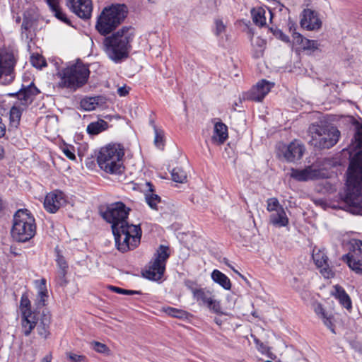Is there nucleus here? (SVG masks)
I'll list each match as a JSON object with an SVG mask.
<instances>
[{
  "label": "nucleus",
  "mask_w": 362,
  "mask_h": 362,
  "mask_svg": "<svg viewBox=\"0 0 362 362\" xmlns=\"http://www.w3.org/2000/svg\"><path fill=\"white\" fill-rule=\"evenodd\" d=\"M129 210L123 203L116 202L103 214V218L112 224L116 246L122 252L137 247L141 237L140 227L127 222Z\"/></svg>",
  "instance_id": "nucleus-1"
},
{
  "label": "nucleus",
  "mask_w": 362,
  "mask_h": 362,
  "mask_svg": "<svg viewBox=\"0 0 362 362\" xmlns=\"http://www.w3.org/2000/svg\"><path fill=\"white\" fill-rule=\"evenodd\" d=\"M356 146L362 148V126L354 136ZM345 201L353 214H362V149L351 160L348 169Z\"/></svg>",
  "instance_id": "nucleus-2"
},
{
  "label": "nucleus",
  "mask_w": 362,
  "mask_h": 362,
  "mask_svg": "<svg viewBox=\"0 0 362 362\" xmlns=\"http://www.w3.org/2000/svg\"><path fill=\"white\" fill-rule=\"evenodd\" d=\"M134 37V33L132 28H122L105 37L104 46L108 57L115 63L127 58Z\"/></svg>",
  "instance_id": "nucleus-3"
},
{
  "label": "nucleus",
  "mask_w": 362,
  "mask_h": 362,
  "mask_svg": "<svg viewBox=\"0 0 362 362\" xmlns=\"http://www.w3.org/2000/svg\"><path fill=\"white\" fill-rule=\"evenodd\" d=\"M124 150L120 144H110L100 148L97 156V162L104 172L119 175L124 170Z\"/></svg>",
  "instance_id": "nucleus-4"
},
{
  "label": "nucleus",
  "mask_w": 362,
  "mask_h": 362,
  "mask_svg": "<svg viewBox=\"0 0 362 362\" xmlns=\"http://www.w3.org/2000/svg\"><path fill=\"white\" fill-rule=\"evenodd\" d=\"M89 75L88 67L81 62H76L67 66L57 73L59 78L57 86L76 91L88 82Z\"/></svg>",
  "instance_id": "nucleus-5"
},
{
  "label": "nucleus",
  "mask_w": 362,
  "mask_h": 362,
  "mask_svg": "<svg viewBox=\"0 0 362 362\" xmlns=\"http://www.w3.org/2000/svg\"><path fill=\"white\" fill-rule=\"evenodd\" d=\"M36 233L34 216L28 209L18 210L13 218L11 235L18 242L25 243L33 238Z\"/></svg>",
  "instance_id": "nucleus-6"
},
{
  "label": "nucleus",
  "mask_w": 362,
  "mask_h": 362,
  "mask_svg": "<svg viewBox=\"0 0 362 362\" xmlns=\"http://www.w3.org/2000/svg\"><path fill=\"white\" fill-rule=\"evenodd\" d=\"M127 7L124 4L105 8L98 17L95 28L103 35L110 33L125 18Z\"/></svg>",
  "instance_id": "nucleus-7"
},
{
  "label": "nucleus",
  "mask_w": 362,
  "mask_h": 362,
  "mask_svg": "<svg viewBox=\"0 0 362 362\" xmlns=\"http://www.w3.org/2000/svg\"><path fill=\"white\" fill-rule=\"evenodd\" d=\"M310 144L319 148H329L339 140L340 132L334 127L312 124L309 127Z\"/></svg>",
  "instance_id": "nucleus-8"
},
{
  "label": "nucleus",
  "mask_w": 362,
  "mask_h": 362,
  "mask_svg": "<svg viewBox=\"0 0 362 362\" xmlns=\"http://www.w3.org/2000/svg\"><path fill=\"white\" fill-rule=\"evenodd\" d=\"M19 310L21 315L22 332L24 335L29 336L37 326V317L36 313L31 309V302L26 293L21 296Z\"/></svg>",
  "instance_id": "nucleus-9"
},
{
  "label": "nucleus",
  "mask_w": 362,
  "mask_h": 362,
  "mask_svg": "<svg viewBox=\"0 0 362 362\" xmlns=\"http://www.w3.org/2000/svg\"><path fill=\"white\" fill-rule=\"evenodd\" d=\"M168 247L160 245L155 255V259L150 262L148 269L145 272L144 276L150 280H160L165 272L166 261L170 255Z\"/></svg>",
  "instance_id": "nucleus-10"
},
{
  "label": "nucleus",
  "mask_w": 362,
  "mask_h": 362,
  "mask_svg": "<svg viewBox=\"0 0 362 362\" xmlns=\"http://www.w3.org/2000/svg\"><path fill=\"white\" fill-rule=\"evenodd\" d=\"M16 59L11 51L0 49V83L8 85L15 78L14 66Z\"/></svg>",
  "instance_id": "nucleus-11"
},
{
  "label": "nucleus",
  "mask_w": 362,
  "mask_h": 362,
  "mask_svg": "<svg viewBox=\"0 0 362 362\" xmlns=\"http://www.w3.org/2000/svg\"><path fill=\"white\" fill-rule=\"evenodd\" d=\"M290 176L298 182H306L324 177L325 173L320 169L310 165L303 169L291 168Z\"/></svg>",
  "instance_id": "nucleus-12"
},
{
  "label": "nucleus",
  "mask_w": 362,
  "mask_h": 362,
  "mask_svg": "<svg viewBox=\"0 0 362 362\" xmlns=\"http://www.w3.org/2000/svg\"><path fill=\"white\" fill-rule=\"evenodd\" d=\"M274 86V83L262 79L246 93V98L252 101L260 102L270 92Z\"/></svg>",
  "instance_id": "nucleus-13"
},
{
  "label": "nucleus",
  "mask_w": 362,
  "mask_h": 362,
  "mask_svg": "<svg viewBox=\"0 0 362 362\" xmlns=\"http://www.w3.org/2000/svg\"><path fill=\"white\" fill-rule=\"evenodd\" d=\"M69 8L83 19H88L91 16L93 6L91 0H66Z\"/></svg>",
  "instance_id": "nucleus-14"
},
{
  "label": "nucleus",
  "mask_w": 362,
  "mask_h": 362,
  "mask_svg": "<svg viewBox=\"0 0 362 362\" xmlns=\"http://www.w3.org/2000/svg\"><path fill=\"white\" fill-rule=\"evenodd\" d=\"M280 151L288 162H295L302 158L305 148L300 142L295 140L288 145L283 146Z\"/></svg>",
  "instance_id": "nucleus-15"
},
{
  "label": "nucleus",
  "mask_w": 362,
  "mask_h": 362,
  "mask_svg": "<svg viewBox=\"0 0 362 362\" xmlns=\"http://www.w3.org/2000/svg\"><path fill=\"white\" fill-rule=\"evenodd\" d=\"M65 203L63 193L59 191H54L48 193L44 201V207L49 213H56Z\"/></svg>",
  "instance_id": "nucleus-16"
},
{
  "label": "nucleus",
  "mask_w": 362,
  "mask_h": 362,
  "mask_svg": "<svg viewBox=\"0 0 362 362\" xmlns=\"http://www.w3.org/2000/svg\"><path fill=\"white\" fill-rule=\"evenodd\" d=\"M40 93L39 90L31 83L26 88L23 87L16 93H8L9 96H17L19 100V104L23 107H26L31 103L33 98Z\"/></svg>",
  "instance_id": "nucleus-17"
},
{
  "label": "nucleus",
  "mask_w": 362,
  "mask_h": 362,
  "mask_svg": "<svg viewBox=\"0 0 362 362\" xmlns=\"http://www.w3.org/2000/svg\"><path fill=\"white\" fill-rule=\"evenodd\" d=\"M40 93L39 90L31 83L26 88L23 87L16 93H8L9 96H17L19 100V104L23 107H26L31 103L33 98Z\"/></svg>",
  "instance_id": "nucleus-18"
},
{
  "label": "nucleus",
  "mask_w": 362,
  "mask_h": 362,
  "mask_svg": "<svg viewBox=\"0 0 362 362\" xmlns=\"http://www.w3.org/2000/svg\"><path fill=\"white\" fill-rule=\"evenodd\" d=\"M313 260L316 266L320 269V273L326 278L329 279L334 276V272L329 267L328 258L324 251L318 250L313 254Z\"/></svg>",
  "instance_id": "nucleus-19"
},
{
  "label": "nucleus",
  "mask_w": 362,
  "mask_h": 362,
  "mask_svg": "<svg viewBox=\"0 0 362 362\" xmlns=\"http://www.w3.org/2000/svg\"><path fill=\"white\" fill-rule=\"evenodd\" d=\"M321 21L317 13L310 10L305 9L300 19V25L308 30H318L321 27Z\"/></svg>",
  "instance_id": "nucleus-20"
},
{
  "label": "nucleus",
  "mask_w": 362,
  "mask_h": 362,
  "mask_svg": "<svg viewBox=\"0 0 362 362\" xmlns=\"http://www.w3.org/2000/svg\"><path fill=\"white\" fill-rule=\"evenodd\" d=\"M35 284L37 287V295L35 298V305L37 308H40L46 305L48 299V291L46 286L45 279L36 280Z\"/></svg>",
  "instance_id": "nucleus-21"
},
{
  "label": "nucleus",
  "mask_w": 362,
  "mask_h": 362,
  "mask_svg": "<svg viewBox=\"0 0 362 362\" xmlns=\"http://www.w3.org/2000/svg\"><path fill=\"white\" fill-rule=\"evenodd\" d=\"M228 139V127L221 122L215 123L211 141L216 144H222Z\"/></svg>",
  "instance_id": "nucleus-22"
},
{
  "label": "nucleus",
  "mask_w": 362,
  "mask_h": 362,
  "mask_svg": "<svg viewBox=\"0 0 362 362\" xmlns=\"http://www.w3.org/2000/svg\"><path fill=\"white\" fill-rule=\"evenodd\" d=\"M331 295L337 299L344 308L347 310L351 308L350 297L341 286L339 285L334 286L331 291Z\"/></svg>",
  "instance_id": "nucleus-23"
},
{
  "label": "nucleus",
  "mask_w": 362,
  "mask_h": 362,
  "mask_svg": "<svg viewBox=\"0 0 362 362\" xmlns=\"http://www.w3.org/2000/svg\"><path fill=\"white\" fill-rule=\"evenodd\" d=\"M313 308L315 314L322 320L323 323L325 326H327L329 329H330L333 332L334 331V325H333V317L332 315L328 314L322 305L320 303H315L313 305Z\"/></svg>",
  "instance_id": "nucleus-24"
},
{
  "label": "nucleus",
  "mask_w": 362,
  "mask_h": 362,
  "mask_svg": "<svg viewBox=\"0 0 362 362\" xmlns=\"http://www.w3.org/2000/svg\"><path fill=\"white\" fill-rule=\"evenodd\" d=\"M267 13L269 15L270 18L272 17V13L270 10H266L262 7L254 8L251 10V15L254 23L258 26L262 27L267 23Z\"/></svg>",
  "instance_id": "nucleus-25"
},
{
  "label": "nucleus",
  "mask_w": 362,
  "mask_h": 362,
  "mask_svg": "<svg viewBox=\"0 0 362 362\" xmlns=\"http://www.w3.org/2000/svg\"><path fill=\"white\" fill-rule=\"evenodd\" d=\"M269 221L272 225L278 227L286 226L288 224V218L284 207L272 213L269 216Z\"/></svg>",
  "instance_id": "nucleus-26"
},
{
  "label": "nucleus",
  "mask_w": 362,
  "mask_h": 362,
  "mask_svg": "<svg viewBox=\"0 0 362 362\" xmlns=\"http://www.w3.org/2000/svg\"><path fill=\"white\" fill-rule=\"evenodd\" d=\"M293 40L295 43L300 45L303 49L312 52L317 49L320 45L317 41L308 40L299 33H294Z\"/></svg>",
  "instance_id": "nucleus-27"
},
{
  "label": "nucleus",
  "mask_w": 362,
  "mask_h": 362,
  "mask_svg": "<svg viewBox=\"0 0 362 362\" xmlns=\"http://www.w3.org/2000/svg\"><path fill=\"white\" fill-rule=\"evenodd\" d=\"M349 268L357 274H362V259L351 252L343 257Z\"/></svg>",
  "instance_id": "nucleus-28"
},
{
  "label": "nucleus",
  "mask_w": 362,
  "mask_h": 362,
  "mask_svg": "<svg viewBox=\"0 0 362 362\" xmlns=\"http://www.w3.org/2000/svg\"><path fill=\"white\" fill-rule=\"evenodd\" d=\"M212 280L219 284L226 290L231 288V282L229 278L218 269H214L211 274Z\"/></svg>",
  "instance_id": "nucleus-29"
},
{
  "label": "nucleus",
  "mask_w": 362,
  "mask_h": 362,
  "mask_svg": "<svg viewBox=\"0 0 362 362\" xmlns=\"http://www.w3.org/2000/svg\"><path fill=\"white\" fill-rule=\"evenodd\" d=\"M191 291L193 295V298L199 305H204L206 300H209V298L214 295L211 291L206 289V288H191Z\"/></svg>",
  "instance_id": "nucleus-30"
},
{
  "label": "nucleus",
  "mask_w": 362,
  "mask_h": 362,
  "mask_svg": "<svg viewBox=\"0 0 362 362\" xmlns=\"http://www.w3.org/2000/svg\"><path fill=\"white\" fill-rule=\"evenodd\" d=\"M50 315L44 314L40 324L37 327V332L42 337L46 339L49 335Z\"/></svg>",
  "instance_id": "nucleus-31"
},
{
  "label": "nucleus",
  "mask_w": 362,
  "mask_h": 362,
  "mask_svg": "<svg viewBox=\"0 0 362 362\" xmlns=\"http://www.w3.org/2000/svg\"><path fill=\"white\" fill-rule=\"evenodd\" d=\"M108 124L107 122L99 119L96 122L90 123L87 127V132L91 135H96L107 129Z\"/></svg>",
  "instance_id": "nucleus-32"
},
{
  "label": "nucleus",
  "mask_w": 362,
  "mask_h": 362,
  "mask_svg": "<svg viewBox=\"0 0 362 362\" xmlns=\"http://www.w3.org/2000/svg\"><path fill=\"white\" fill-rule=\"evenodd\" d=\"M148 187V192L146 194V201L148 206L153 209H157V205L160 202V198L158 195L153 194V185L150 182L146 183Z\"/></svg>",
  "instance_id": "nucleus-33"
},
{
  "label": "nucleus",
  "mask_w": 362,
  "mask_h": 362,
  "mask_svg": "<svg viewBox=\"0 0 362 362\" xmlns=\"http://www.w3.org/2000/svg\"><path fill=\"white\" fill-rule=\"evenodd\" d=\"M100 100V97L85 98L81 100L80 105L84 110L91 111L99 105Z\"/></svg>",
  "instance_id": "nucleus-34"
},
{
  "label": "nucleus",
  "mask_w": 362,
  "mask_h": 362,
  "mask_svg": "<svg viewBox=\"0 0 362 362\" xmlns=\"http://www.w3.org/2000/svg\"><path fill=\"white\" fill-rule=\"evenodd\" d=\"M25 107H21L17 105H15L10 110V123L11 125L13 127H17L19 124L21 113Z\"/></svg>",
  "instance_id": "nucleus-35"
},
{
  "label": "nucleus",
  "mask_w": 362,
  "mask_h": 362,
  "mask_svg": "<svg viewBox=\"0 0 362 362\" xmlns=\"http://www.w3.org/2000/svg\"><path fill=\"white\" fill-rule=\"evenodd\" d=\"M57 263L59 267V270L57 273L58 278L60 281V284H62L65 281L64 278L67 272L68 265L64 258L59 255H57Z\"/></svg>",
  "instance_id": "nucleus-36"
},
{
  "label": "nucleus",
  "mask_w": 362,
  "mask_h": 362,
  "mask_svg": "<svg viewBox=\"0 0 362 362\" xmlns=\"http://www.w3.org/2000/svg\"><path fill=\"white\" fill-rule=\"evenodd\" d=\"M252 45L254 47L253 57L257 59L262 57L265 45L264 40L257 37L252 40Z\"/></svg>",
  "instance_id": "nucleus-37"
},
{
  "label": "nucleus",
  "mask_w": 362,
  "mask_h": 362,
  "mask_svg": "<svg viewBox=\"0 0 362 362\" xmlns=\"http://www.w3.org/2000/svg\"><path fill=\"white\" fill-rule=\"evenodd\" d=\"M203 305L206 306L210 311L214 313H222L221 303L215 298L214 295Z\"/></svg>",
  "instance_id": "nucleus-38"
},
{
  "label": "nucleus",
  "mask_w": 362,
  "mask_h": 362,
  "mask_svg": "<svg viewBox=\"0 0 362 362\" xmlns=\"http://www.w3.org/2000/svg\"><path fill=\"white\" fill-rule=\"evenodd\" d=\"M49 8L57 18L66 23L67 25L71 24L69 19L66 16V13H64L59 7L58 4L50 6Z\"/></svg>",
  "instance_id": "nucleus-39"
},
{
  "label": "nucleus",
  "mask_w": 362,
  "mask_h": 362,
  "mask_svg": "<svg viewBox=\"0 0 362 362\" xmlns=\"http://www.w3.org/2000/svg\"><path fill=\"white\" fill-rule=\"evenodd\" d=\"M172 180L174 182L182 183L187 179L185 172L180 168H175L171 173Z\"/></svg>",
  "instance_id": "nucleus-40"
},
{
  "label": "nucleus",
  "mask_w": 362,
  "mask_h": 362,
  "mask_svg": "<svg viewBox=\"0 0 362 362\" xmlns=\"http://www.w3.org/2000/svg\"><path fill=\"white\" fill-rule=\"evenodd\" d=\"M283 208L279 200L275 197L269 198L267 200V210L271 214Z\"/></svg>",
  "instance_id": "nucleus-41"
},
{
  "label": "nucleus",
  "mask_w": 362,
  "mask_h": 362,
  "mask_svg": "<svg viewBox=\"0 0 362 362\" xmlns=\"http://www.w3.org/2000/svg\"><path fill=\"white\" fill-rule=\"evenodd\" d=\"M164 311L168 315L177 318H183L186 316V313L185 311L171 307H167L164 308Z\"/></svg>",
  "instance_id": "nucleus-42"
},
{
  "label": "nucleus",
  "mask_w": 362,
  "mask_h": 362,
  "mask_svg": "<svg viewBox=\"0 0 362 362\" xmlns=\"http://www.w3.org/2000/svg\"><path fill=\"white\" fill-rule=\"evenodd\" d=\"M30 62L32 65L37 69H41L42 66H46V62L40 55H33L30 57Z\"/></svg>",
  "instance_id": "nucleus-43"
},
{
  "label": "nucleus",
  "mask_w": 362,
  "mask_h": 362,
  "mask_svg": "<svg viewBox=\"0 0 362 362\" xmlns=\"http://www.w3.org/2000/svg\"><path fill=\"white\" fill-rule=\"evenodd\" d=\"M155 130V138H154V143L156 146L160 147L163 146V134L161 131H159L156 127L154 128Z\"/></svg>",
  "instance_id": "nucleus-44"
},
{
  "label": "nucleus",
  "mask_w": 362,
  "mask_h": 362,
  "mask_svg": "<svg viewBox=\"0 0 362 362\" xmlns=\"http://www.w3.org/2000/svg\"><path fill=\"white\" fill-rule=\"evenodd\" d=\"M215 33L216 35H220L226 31V25L221 19H216L215 21Z\"/></svg>",
  "instance_id": "nucleus-45"
},
{
  "label": "nucleus",
  "mask_w": 362,
  "mask_h": 362,
  "mask_svg": "<svg viewBox=\"0 0 362 362\" xmlns=\"http://www.w3.org/2000/svg\"><path fill=\"white\" fill-rule=\"evenodd\" d=\"M66 355L67 358L71 362H83L86 359L84 356L77 355L71 352H68Z\"/></svg>",
  "instance_id": "nucleus-46"
},
{
  "label": "nucleus",
  "mask_w": 362,
  "mask_h": 362,
  "mask_svg": "<svg viewBox=\"0 0 362 362\" xmlns=\"http://www.w3.org/2000/svg\"><path fill=\"white\" fill-rule=\"evenodd\" d=\"M351 253L354 254L360 258L362 257V241L358 240L355 242L353 245V250Z\"/></svg>",
  "instance_id": "nucleus-47"
},
{
  "label": "nucleus",
  "mask_w": 362,
  "mask_h": 362,
  "mask_svg": "<svg viewBox=\"0 0 362 362\" xmlns=\"http://www.w3.org/2000/svg\"><path fill=\"white\" fill-rule=\"evenodd\" d=\"M110 290L115 291L117 293H119V294L132 295V294L138 293L137 291H135L126 290V289H123V288H119V287H115V286H110Z\"/></svg>",
  "instance_id": "nucleus-48"
},
{
  "label": "nucleus",
  "mask_w": 362,
  "mask_h": 362,
  "mask_svg": "<svg viewBox=\"0 0 362 362\" xmlns=\"http://www.w3.org/2000/svg\"><path fill=\"white\" fill-rule=\"evenodd\" d=\"M93 348L95 351L99 353H105L108 349L105 344L98 341H94L93 343Z\"/></svg>",
  "instance_id": "nucleus-49"
},
{
  "label": "nucleus",
  "mask_w": 362,
  "mask_h": 362,
  "mask_svg": "<svg viewBox=\"0 0 362 362\" xmlns=\"http://www.w3.org/2000/svg\"><path fill=\"white\" fill-rule=\"evenodd\" d=\"M63 152L65 154V156L70 160H74L76 159L74 152L71 147H68V146L64 147L63 148Z\"/></svg>",
  "instance_id": "nucleus-50"
},
{
  "label": "nucleus",
  "mask_w": 362,
  "mask_h": 362,
  "mask_svg": "<svg viewBox=\"0 0 362 362\" xmlns=\"http://www.w3.org/2000/svg\"><path fill=\"white\" fill-rule=\"evenodd\" d=\"M33 25L31 19H28V17L25 15L24 20L22 23V29L25 30H28Z\"/></svg>",
  "instance_id": "nucleus-51"
},
{
  "label": "nucleus",
  "mask_w": 362,
  "mask_h": 362,
  "mask_svg": "<svg viewBox=\"0 0 362 362\" xmlns=\"http://www.w3.org/2000/svg\"><path fill=\"white\" fill-rule=\"evenodd\" d=\"M274 35L284 42H288L289 41V37L280 30H276Z\"/></svg>",
  "instance_id": "nucleus-52"
},
{
  "label": "nucleus",
  "mask_w": 362,
  "mask_h": 362,
  "mask_svg": "<svg viewBox=\"0 0 362 362\" xmlns=\"http://www.w3.org/2000/svg\"><path fill=\"white\" fill-rule=\"evenodd\" d=\"M117 93L120 96H125L128 94L129 90L126 87H120L118 88Z\"/></svg>",
  "instance_id": "nucleus-53"
},
{
  "label": "nucleus",
  "mask_w": 362,
  "mask_h": 362,
  "mask_svg": "<svg viewBox=\"0 0 362 362\" xmlns=\"http://www.w3.org/2000/svg\"><path fill=\"white\" fill-rule=\"evenodd\" d=\"M6 133V126L2 123V119L0 117V138L4 136Z\"/></svg>",
  "instance_id": "nucleus-54"
},
{
  "label": "nucleus",
  "mask_w": 362,
  "mask_h": 362,
  "mask_svg": "<svg viewBox=\"0 0 362 362\" xmlns=\"http://www.w3.org/2000/svg\"><path fill=\"white\" fill-rule=\"evenodd\" d=\"M52 355L51 354H48L47 356H45L44 358H43V361L44 362H51L52 361Z\"/></svg>",
  "instance_id": "nucleus-55"
},
{
  "label": "nucleus",
  "mask_w": 362,
  "mask_h": 362,
  "mask_svg": "<svg viewBox=\"0 0 362 362\" xmlns=\"http://www.w3.org/2000/svg\"><path fill=\"white\" fill-rule=\"evenodd\" d=\"M46 1L47 2V4L49 5V6H52L54 4H57L58 1H59V0H46Z\"/></svg>",
  "instance_id": "nucleus-56"
},
{
  "label": "nucleus",
  "mask_w": 362,
  "mask_h": 362,
  "mask_svg": "<svg viewBox=\"0 0 362 362\" xmlns=\"http://www.w3.org/2000/svg\"><path fill=\"white\" fill-rule=\"evenodd\" d=\"M227 265H228L230 268H231V269L234 271V272H235V273H236V274H238L240 276H241L242 278H243V276L240 273H239L237 270H235V269L232 266H230L229 264H227Z\"/></svg>",
  "instance_id": "nucleus-57"
},
{
  "label": "nucleus",
  "mask_w": 362,
  "mask_h": 362,
  "mask_svg": "<svg viewBox=\"0 0 362 362\" xmlns=\"http://www.w3.org/2000/svg\"><path fill=\"white\" fill-rule=\"evenodd\" d=\"M4 153V150L1 147H0V158L2 157Z\"/></svg>",
  "instance_id": "nucleus-58"
},
{
  "label": "nucleus",
  "mask_w": 362,
  "mask_h": 362,
  "mask_svg": "<svg viewBox=\"0 0 362 362\" xmlns=\"http://www.w3.org/2000/svg\"><path fill=\"white\" fill-rule=\"evenodd\" d=\"M20 21H21V18H20L19 16H18V17L16 18V21L17 23H19V22H20Z\"/></svg>",
  "instance_id": "nucleus-59"
},
{
  "label": "nucleus",
  "mask_w": 362,
  "mask_h": 362,
  "mask_svg": "<svg viewBox=\"0 0 362 362\" xmlns=\"http://www.w3.org/2000/svg\"><path fill=\"white\" fill-rule=\"evenodd\" d=\"M264 362H272V361H264Z\"/></svg>",
  "instance_id": "nucleus-60"
},
{
  "label": "nucleus",
  "mask_w": 362,
  "mask_h": 362,
  "mask_svg": "<svg viewBox=\"0 0 362 362\" xmlns=\"http://www.w3.org/2000/svg\"><path fill=\"white\" fill-rule=\"evenodd\" d=\"M148 1H151V0H148Z\"/></svg>",
  "instance_id": "nucleus-61"
}]
</instances>
